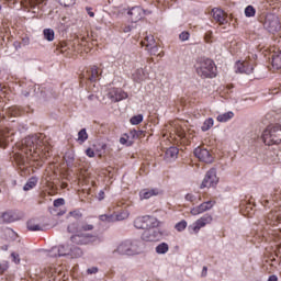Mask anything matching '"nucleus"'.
Here are the masks:
<instances>
[{"label": "nucleus", "mask_w": 281, "mask_h": 281, "mask_svg": "<svg viewBox=\"0 0 281 281\" xmlns=\"http://www.w3.org/2000/svg\"><path fill=\"white\" fill-rule=\"evenodd\" d=\"M212 16L213 21H215V23H218V25H227V23H229V18L227 16V13L220 8H214L212 10Z\"/></svg>", "instance_id": "nucleus-13"}, {"label": "nucleus", "mask_w": 281, "mask_h": 281, "mask_svg": "<svg viewBox=\"0 0 281 281\" xmlns=\"http://www.w3.org/2000/svg\"><path fill=\"white\" fill-rule=\"evenodd\" d=\"M52 157V146L44 134H36L22 139L20 153L14 156L21 177H30L34 168H42L45 159Z\"/></svg>", "instance_id": "nucleus-1"}, {"label": "nucleus", "mask_w": 281, "mask_h": 281, "mask_svg": "<svg viewBox=\"0 0 281 281\" xmlns=\"http://www.w3.org/2000/svg\"><path fill=\"white\" fill-rule=\"evenodd\" d=\"M132 23H137L142 21L146 14H150L149 11L144 10L142 7H133L128 12Z\"/></svg>", "instance_id": "nucleus-12"}, {"label": "nucleus", "mask_w": 281, "mask_h": 281, "mask_svg": "<svg viewBox=\"0 0 281 281\" xmlns=\"http://www.w3.org/2000/svg\"><path fill=\"white\" fill-rule=\"evenodd\" d=\"M142 241L126 239L117 246L113 254H119L120 256H137L142 254Z\"/></svg>", "instance_id": "nucleus-3"}, {"label": "nucleus", "mask_w": 281, "mask_h": 281, "mask_svg": "<svg viewBox=\"0 0 281 281\" xmlns=\"http://www.w3.org/2000/svg\"><path fill=\"white\" fill-rule=\"evenodd\" d=\"M212 221H214V217L210 214H204L200 218H198L191 226H189V229L193 232V234H199L203 227H206V225H212Z\"/></svg>", "instance_id": "nucleus-7"}, {"label": "nucleus", "mask_w": 281, "mask_h": 281, "mask_svg": "<svg viewBox=\"0 0 281 281\" xmlns=\"http://www.w3.org/2000/svg\"><path fill=\"white\" fill-rule=\"evenodd\" d=\"M261 203H262L263 207H267V205H269V200H263Z\"/></svg>", "instance_id": "nucleus-64"}, {"label": "nucleus", "mask_w": 281, "mask_h": 281, "mask_svg": "<svg viewBox=\"0 0 281 281\" xmlns=\"http://www.w3.org/2000/svg\"><path fill=\"white\" fill-rule=\"evenodd\" d=\"M205 276H207V267H203L202 269V277L205 278Z\"/></svg>", "instance_id": "nucleus-63"}, {"label": "nucleus", "mask_w": 281, "mask_h": 281, "mask_svg": "<svg viewBox=\"0 0 281 281\" xmlns=\"http://www.w3.org/2000/svg\"><path fill=\"white\" fill-rule=\"evenodd\" d=\"M186 227H188V222L186 220H182L175 225V229H177V232H184Z\"/></svg>", "instance_id": "nucleus-45"}, {"label": "nucleus", "mask_w": 281, "mask_h": 281, "mask_svg": "<svg viewBox=\"0 0 281 281\" xmlns=\"http://www.w3.org/2000/svg\"><path fill=\"white\" fill-rule=\"evenodd\" d=\"M245 16H247V19H251L254 16H256V8H254V5H247L245 8Z\"/></svg>", "instance_id": "nucleus-41"}, {"label": "nucleus", "mask_w": 281, "mask_h": 281, "mask_svg": "<svg viewBox=\"0 0 281 281\" xmlns=\"http://www.w3.org/2000/svg\"><path fill=\"white\" fill-rule=\"evenodd\" d=\"M10 135H14V132L8 127L0 131V144L1 142L4 144L3 148H5V146H8V142H10Z\"/></svg>", "instance_id": "nucleus-26"}, {"label": "nucleus", "mask_w": 281, "mask_h": 281, "mask_svg": "<svg viewBox=\"0 0 281 281\" xmlns=\"http://www.w3.org/2000/svg\"><path fill=\"white\" fill-rule=\"evenodd\" d=\"M56 52L57 54H67V52H69V46L67 45V42H59L56 45Z\"/></svg>", "instance_id": "nucleus-36"}, {"label": "nucleus", "mask_w": 281, "mask_h": 281, "mask_svg": "<svg viewBox=\"0 0 281 281\" xmlns=\"http://www.w3.org/2000/svg\"><path fill=\"white\" fill-rule=\"evenodd\" d=\"M159 189H143L139 191V199L144 201V199H153V196H158Z\"/></svg>", "instance_id": "nucleus-22"}, {"label": "nucleus", "mask_w": 281, "mask_h": 281, "mask_svg": "<svg viewBox=\"0 0 281 281\" xmlns=\"http://www.w3.org/2000/svg\"><path fill=\"white\" fill-rule=\"evenodd\" d=\"M22 111L21 108L16 106V105H12L11 108H9L7 110V115L9 117H19L21 115Z\"/></svg>", "instance_id": "nucleus-31"}, {"label": "nucleus", "mask_w": 281, "mask_h": 281, "mask_svg": "<svg viewBox=\"0 0 281 281\" xmlns=\"http://www.w3.org/2000/svg\"><path fill=\"white\" fill-rule=\"evenodd\" d=\"M29 232H43V226L36 223V220H30L26 224Z\"/></svg>", "instance_id": "nucleus-29"}, {"label": "nucleus", "mask_w": 281, "mask_h": 281, "mask_svg": "<svg viewBox=\"0 0 281 281\" xmlns=\"http://www.w3.org/2000/svg\"><path fill=\"white\" fill-rule=\"evenodd\" d=\"M38 183V179L32 177L29 179V181L25 183V186L23 187V190L25 192L33 190V188H36V184Z\"/></svg>", "instance_id": "nucleus-34"}, {"label": "nucleus", "mask_w": 281, "mask_h": 281, "mask_svg": "<svg viewBox=\"0 0 281 281\" xmlns=\"http://www.w3.org/2000/svg\"><path fill=\"white\" fill-rule=\"evenodd\" d=\"M263 26L270 32H278L280 30V20L273 13H268L263 21Z\"/></svg>", "instance_id": "nucleus-8"}, {"label": "nucleus", "mask_w": 281, "mask_h": 281, "mask_svg": "<svg viewBox=\"0 0 281 281\" xmlns=\"http://www.w3.org/2000/svg\"><path fill=\"white\" fill-rule=\"evenodd\" d=\"M169 250H170V246H168V244L166 243H161L156 247V254H159V255L168 254Z\"/></svg>", "instance_id": "nucleus-37"}, {"label": "nucleus", "mask_w": 281, "mask_h": 281, "mask_svg": "<svg viewBox=\"0 0 281 281\" xmlns=\"http://www.w3.org/2000/svg\"><path fill=\"white\" fill-rule=\"evenodd\" d=\"M195 71L200 78H216V64L210 58L200 59L195 65Z\"/></svg>", "instance_id": "nucleus-4"}, {"label": "nucleus", "mask_w": 281, "mask_h": 281, "mask_svg": "<svg viewBox=\"0 0 281 281\" xmlns=\"http://www.w3.org/2000/svg\"><path fill=\"white\" fill-rule=\"evenodd\" d=\"M272 68L273 69H281V50L274 52L272 54Z\"/></svg>", "instance_id": "nucleus-28"}, {"label": "nucleus", "mask_w": 281, "mask_h": 281, "mask_svg": "<svg viewBox=\"0 0 281 281\" xmlns=\"http://www.w3.org/2000/svg\"><path fill=\"white\" fill-rule=\"evenodd\" d=\"M90 38L89 35H83L78 40V43H80V45H83L85 47H87L88 43H89Z\"/></svg>", "instance_id": "nucleus-51"}, {"label": "nucleus", "mask_w": 281, "mask_h": 281, "mask_svg": "<svg viewBox=\"0 0 281 281\" xmlns=\"http://www.w3.org/2000/svg\"><path fill=\"white\" fill-rule=\"evenodd\" d=\"M68 216H71L72 218H76V221H79V218H82V212H80V209H77L75 211H70L68 213Z\"/></svg>", "instance_id": "nucleus-46"}, {"label": "nucleus", "mask_w": 281, "mask_h": 281, "mask_svg": "<svg viewBox=\"0 0 281 281\" xmlns=\"http://www.w3.org/2000/svg\"><path fill=\"white\" fill-rule=\"evenodd\" d=\"M135 139H137V130H131L120 138V144L131 146Z\"/></svg>", "instance_id": "nucleus-18"}, {"label": "nucleus", "mask_w": 281, "mask_h": 281, "mask_svg": "<svg viewBox=\"0 0 281 281\" xmlns=\"http://www.w3.org/2000/svg\"><path fill=\"white\" fill-rule=\"evenodd\" d=\"M0 218L2 223H14L15 221H19V215L13 211H7L0 214Z\"/></svg>", "instance_id": "nucleus-20"}, {"label": "nucleus", "mask_w": 281, "mask_h": 281, "mask_svg": "<svg viewBox=\"0 0 281 281\" xmlns=\"http://www.w3.org/2000/svg\"><path fill=\"white\" fill-rule=\"evenodd\" d=\"M86 155L87 157L93 158L95 157V151L91 147H89L88 149H86Z\"/></svg>", "instance_id": "nucleus-54"}, {"label": "nucleus", "mask_w": 281, "mask_h": 281, "mask_svg": "<svg viewBox=\"0 0 281 281\" xmlns=\"http://www.w3.org/2000/svg\"><path fill=\"white\" fill-rule=\"evenodd\" d=\"M216 205V201H206L201 203L198 206H194L191 209L190 214L192 216H199V214H204V212H209V210H212Z\"/></svg>", "instance_id": "nucleus-11"}, {"label": "nucleus", "mask_w": 281, "mask_h": 281, "mask_svg": "<svg viewBox=\"0 0 281 281\" xmlns=\"http://www.w3.org/2000/svg\"><path fill=\"white\" fill-rule=\"evenodd\" d=\"M88 139H89V134L87 133V128L80 130L78 132V138H77L78 144L82 145Z\"/></svg>", "instance_id": "nucleus-33"}, {"label": "nucleus", "mask_w": 281, "mask_h": 281, "mask_svg": "<svg viewBox=\"0 0 281 281\" xmlns=\"http://www.w3.org/2000/svg\"><path fill=\"white\" fill-rule=\"evenodd\" d=\"M43 34H44V38H45L46 41H49V42L54 41V36H55L54 30H52V29H45V30L43 31Z\"/></svg>", "instance_id": "nucleus-43"}, {"label": "nucleus", "mask_w": 281, "mask_h": 281, "mask_svg": "<svg viewBox=\"0 0 281 281\" xmlns=\"http://www.w3.org/2000/svg\"><path fill=\"white\" fill-rule=\"evenodd\" d=\"M216 183H218V177H216V169H210L201 183V189L214 188Z\"/></svg>", "instance_id": "nucleus-9"}, {"label": "nucleus", "mask_w": 281, "mask_h": 281, "mask_svg": "<svg viewBox=\"0 0 281 281\" xmlns=\"http://www.w3.org/2000/svg\"><path fill=\"white\" fill-rule=\"evenodd\" d=\"M179 38H180V41H189L190 40V33L184 31V32L180 33Z\"/></svg>", "instance_id": "nucleus-53"}, {"label": "nucleus", "mask_w": 281, "mask_h": 281, "mask_svg": "<svg viewBox=\"0 0 281 281\" xmlns=\"http://www.w3.org/2000/svg\"><path fill=\"white\" fill-rule=\"evenodd\" d=\"M128 207H131V202L126 200H121L119 202L112 203L109 206V214L100 215V221H103V223H115V221H126L128 216L131 215V212L128 211Z\"/></svg>", "instance_id": "nucleus-2"}, {"label": "nucleus", "mask_w": 281, "mask_h": 281, "mask_svg": "<svg viewBox=\"0 0 281 281\" xmlns=\"http://www.w3.org/2000/svg\"><path fill=\"white\" fill-rule=\"evenodd\" d=\"M104 196H105L104 190H101V191H99L97 199L99 201H104Z\"/></svg>", "instance_id": "nucleus-58"}, {"label": "nucleus", "mask_w": 281, "mask_h": 281, "mask_svg": "<svg viewBox=\"0 0 281 281\" xmlns=\"http://www.w3.org/2000/svg\"><path fill=\"white\" fill-rule=\"evenodd\" d=\"M134 227L136 229H146V216L137 217L134 221Z\"/></svg>", "instance_id": "nucleus-35"}, {"label": "nucleus", "mask_w": 281, "mask_h": 281, "mask_svg": "<svg viewBox=\"0 0 281 281\" xmlns=\"http://www.w3.org/2000/svg\"><path fill=\"white\" fill-rule=\"evenodd\" d=\"M59 3L65 8H71V5L76 4V0H59Z\"/></svg>", "instance_id": "nucleus-49"}, {"label": "nucleus", "mask_w": 281, "mask_h": 281, "mask_svg": "<svg viewBox=\"0 0 281 281\" xmlns=\"http://www.w3.org/2000/svg\"><path fill=\"white\" fill-rule=\"evenodd\" d=\"M262 140L267 146L281 144V125L268 126L262 133Z\"/></svg>", "instance_id": "nucleus-5"}, {"label": "nucleus", "mask_w": 281, "mask_h": 281, "mask_svg": "<svg viewBox=\"0 0 281 281\" xmlns=\"http://www.w3.org/2000/svg\"><path fill=\"white\" fill-rule=\"evenodd\" d=\"M148 79V74L144 70V68H138L132 74V80L134 82H144V80Z\"/></svg>", "instance_id": "nucleus-19"}, {"label": "nucleus", "mask_w": 281, "mask_h": 281, "mask_svg": "<svg viewBox=\"0 0 281 281\" xmlns=\"http://www.w3.org/2000/svg\"><path fill=\"white\" fill-rule=\"evenodd\" d=\"M83 76L86 80H89L90 82H98V80H100V76H102V70H100L98 66H90L87 68Z\"/></svg>", "instance_id": "nucleus-17"}, {"label": "nucleus", "mask_w": 281, "mask_h": 281, "mask_svg": "<svg viewBox=\"0 0 281 281\" xmlns=\"http://www.w3.org/2000/svg\"><path fill=\"white\" fill-rule=\"evenodd\" d=\"M147 52L150 54V56H159V58H162L164 52L159 53V46L156 44L151 46Z\"/></svg>", "instance_id": "nucleus-40"}, {"label": "nucleus", "mask_w": 281, "mask_h": 281, "mask_svg": "<svg viewBox=\"0 0 281 281\" xmlns=\"http://www.w3.org/2000/svg\"><path fill=\"white\" fill-rule=\"evenodd\" d=\"M75 245H89L91 243V236L89 235H74L70 238Z\"/></svg>", "instance_id": "nucleus-21"}, {"label": "nucleus", "mask_w": 281, "mask_h": 281, "mask_svg": "<svg viewBox=\"0 0 281 281\" xmlns=\"http://www.w3.org/2000/svg\"><path fill=\"white\" fill-rule=\"evenodd\" d=\"M8 271V265L7 263H0V276H3Z\"/></svg>", "instance_id": "nucleus-57"}, {"label": "nucleus", "mask_w": 281, "mask_h": 281, "mask_svg": "<svg viewBox=\"0 0 281 281\" xmlns=\"http://www.w3.org/2000/svg\"><path fill=\"white\" fill-rule=\"evenodd\" d=\"M177 155H179V148H177V147H169L166 150V156L171 157V159H175V157H177Z\"/></svg>", "instance_id": "nucleus-44"}, {"label": "nucleus", "mask_w": 281, "mask_h": 281, "mask_svg": "<svg viewBox=\"0 0 281 281\" xmlns=\"http://www.w3.org/2000/svg\"><path fill=\"white\" fill-rule=\"evenodd\" d=\"M44 273H46L48 278H54V276L58 273V270L54 266H48L44 269Z\"/></svg>", "instance_id": "nucleus-42"}, {"label": "nucleus", "mask_w": 281, "mask_h": 281, "mask_svg": "<svg viewBox=\"0 0 281 281\" xmlns=\"http://www.w3.org/2000/svg\"><path fill=\"white\" fill-rule=\"evenodd\" d=\"M156 44L157 42L153 35L145 36V38L140 42L142 47H145L146 52L147 49L155 47Z\"/></svg>", "instance_id": "nucleus-27"}, {"label": "nucleus", "mask_w": 281, "mask_h": 281, "mask_svg": "<svg viewBox=\"0 0 281 281\" xmlns=\"http://www.w3.org/2000/svg\"><path fill=\"white\" fill-rule=\"evenodd\" d=\"M98 271H99L98 267H92L87 270V273H88V276H93V274L98 273Z\"/></svg>", "instance_id": "nucleus-56"}, {"label": "nucleus", "mask_w": 281, "mask_h": 281, "mask_svg": "<svg viewBox=\"0 0 281 281\" xmlns=\"http://www.w3.org/2000/svg\"><path fill=\"white\" fill-rule=\"evenodd\" d=\"M194 156L204 164H212V161H214V156H212V153L204 147H196L194 149Z\"/></svg>", "instance_id": "nucleus-10"}, {"label": "nucleus", "mask_w": 281, "mask_h": 281, "mask_svg": "<svg viewBox=\"0 0 281 281\" xmlns=\"http://www.w3.org/2000/svg\"><path fill=\"white\" fill-rule=\"evenodd\" d=\"M212 126H214V119L209 117L203 122V125L201 128H202L203 133H205V132L210 131V128H212Z\"/></svg>", "instance_id": "nucleus-39"}, {"label": "nucleus", "mask_w": 281, "mask_h": 281, "mask_svg": "<svg viewBox=\"0 0 281 281\" xmlns=\"http://www.w3.org/2000/svg\"><path fill=\"white\" fill-rule=\"evenodd\" d=\"M29 5L33 11V14H38V12H41L45 5V0H29Z\"/></svg>", "instance_id": "nucleus-23"}, {"label": "nucleus", "mask_w": 281, "mask_h": 281, "mask_svg": "<svg viewBox=\"0 0 281 281\" xmlns=\"http://www.w3.org/2000/svg\"><path fill=\"white\" fill-rule=\"evenodd\" d=\"M234 119V112L229 111V112H225L223 114L217 115L216 120L217 122H229V120Z\"/></svg>", "instance_id": "nucleus-32"}, {"label": "nucleus", "mask_w": 281, "mask_h": 281, "mask_svg": "<svg viewBox=\"0 0 281 281\" xmlns=\"http://www.w3.org/2000/svg\"><path fill=\"white\" fill-rule=\"evenodd\" d=\"M186 201H189V203H192L193 205L199 203V200L196 199V195H194L192 193H188L186 195Z\"/></svg>", "instance_id": "nucleus-48"}, {"label": "nucleus", "mask_w": 281, "mask_h": 281, "mask_svg": "<svg viewBox=\"0 0 281 281\" xmlns=\"http://www.w3.org/2000/svg\"><path fill=\"white\" fill-rule=\"evenodd\" d=\"M205 43H212L214 41V33L212 31H206L204 34Z\"/></svg>", "instance_id": "nucleus-47"}, {"label": "nucleus", "mask_w": 281, "mask_h": 281, "mask_svg": "<svg viewBox=\"0 0 281 281\" xmlns=\"http://www.w3.org/2000/svg\"><path fill=\"white\" fill-rule=\"evenodd\" d=\"M108 98L112 102H122V100H126V98H128V93L122 90V88H112L109 90Z\"/></svg>", "instance_id": "nucleus-14"}, {"label": "nucleus", "mask_w": 281, "mask_h": 281, "mask_svg": "<svg viewBox=\"0 0 281 281\" xmlns=\"http://www.w3.org/2000/svg\"><path fill=\"white\" fill-rule=\"evenodd\" d=\"M122 32H124L125 34H127V32H131V25H125L121 27Z\"/></svg>", "instance_id": "nucleus-60"}, {"label": "nucleus", "mask_w": 281, "mask_h": 281, "mask_svg": "<svg viewBox=\"0 0 281 281\" xmlns=\"http://www.w3.org/2000/svg\"><path fill=\"white\" fill-rule=\"evenodd\" d=\"M142 239L145 240L146 243H155V240H157V235L155 231L147 228L144 229L142 234Z\"/></svg>", "instance_id": "nucleus-25"}, {"label": "nucleus", "mask_w": 281, "mask_h": 281, "mask_svg": "<svg viewBox=\"0 0 281 281\" xmlns=\"http://www.w3.org/2000/svg\"><path fill=\"white\" fill-rule=\"evenodd\" d=\"M235 70L237 74H254V61H237L235 65Z\"/></svg>", "instance_id": "nucleus-16"}, {"label": "nucleus", "mask_w": 281, "mask_h": 281, "mask_svg": "<svg viewBox=\"0 0 281 281\" xmlns=\"http://www.w3.org/2000/svg\"><path fill=\"white\" fill-rule=\"evenodd\" d=\"M268 281H278V276L276 274L270 276Z\"/></svg>", "instance_id": "nucleus-62"}, {"label": "nucleus", "mask_w": 281, "mask_h": 281, "mask_svg": "<svg viewBox=\"0 0 281 281\" xmlns=\"http://www.w3.org/2000/svg\"><path fill=\"white\" fill-rule=\"evenodd\" d=\"M164 137H168L169 142H181L186 139V130L181 127L179 121H173L169 124V134H164Z\"/></svg>", "instance_id": "nucleus-6"}, {"label": "nucleus", "mask_w": 281, "mask_h": 281, "mask_svg": "<svg viewBox=\"0 0 281 281\" xmlns=\"http://www.w3.org/2000/svg\"><path fill=\"white\" fill-rule=\"evenodd\" d=\"M240 211L243 212L244 216L251 217L254 216V205L251 203H248L245 207V204H240Z\"/></svg>", "instance_id": "nucleus-30"}, {"label": "nucleus", "mask_w": 281, "mask_h": 281, "mask_svg": "<svg viewBox=\"0 0 281 281\" xmlns=\"http://www.w3.org/2000/svg\"><path fill=\"white\" fill-rule=\"evenodd\" d=\"M8 3L9 8H15L19 0H4Z\"/></svg>", "instance_id": "nucleus-55"}, {"label": "nucleus", "mask_w": 281, "mask_h": 281, "mask_svg": "<svg viewBox=\"0 0 281 281\" xmlns=\"http://www.w3.org/2000/svg\"><path fill=\"white\" fill-rule=\"evenodd\" d=\"M143 122H144V115L142 114L134 115L130 119V124H132V126H137Z\"/></svg>", "instance_id": "nucleus-38"}, {"label": "nucleus", "mask_w": 281, "mask_h": 281, "mask_svg": "<svg viewBox=\"0 0 281 281\" xmlns=\"http://www.w3.org/2000/svg\"><path fill=\"white\" fill-rule=\"evenodd\" d=\"M83 232H91L93 229V225L91 224H86L82 226Z\"/></svg>", "instance_id": "nucleus-59"}, {"label": "nucleus", "mask_w": 281, "mask_h": 281, "mask_svg": "<svg viewBox=\"0 0 281 281\" xmlns=\"http://www.w3.org/2000/svg\"><path fill=\"white\" fill-rule=\"evenodd\" d=\"M272 201L274 203H278V201H281V190L280 189L274 190V192L272 194Z\"/></svg>", "instance_id": "nucleus-50"}, {"label": "nucleus", "mask_w": 281, "mask_h": 281, "mask_svg": "<svg viewBox=\"0 0 281 281\" xmlns=\"http://www.w3.org/2000/svg\"><path fill=\"white\" fill-rule=\"evenodd\" d=\"M142 135H144V131L136 130V137H137V139H139V137H142Z\"/></svg>", "instance_id": "nucleus-61"}, {"label": "nucleus", "mask_w": 281, "mask_h": 281, "mask_svg": "<svg viewBox=\"0 0 281 281\" xmlns=\"http://www.w3.org/2000/svg\"><path fill=\"white\" fill-rule=\"evenodd\" d=\"M50 258H58L60 256H74L71 254V248H69V246H56L54 248L50 249L49 255Z\"/></svg>", "instance_id": "nucleus-15"}, {"label": "nucleus", "mask_w": 281, "mask_h": 281, "mask_svg": "<svg viewBox=\"0 0 281 281\" xmlns=\"http://www.w3.org/2000/svg\"><path fill=\"white\" fill-rule=\"evenodd\" d=\"M53 205H54V207H60V206L65 205V199L59 198V199L54 200Z\"/></svg>", "instance_id": "nucleus-52"}, {"label": "nucleus", "mask_w": 281, "mask_h": 281, "mask_svg": "<svg viewBox=\"0 0 281 281\" xmlns=\"http://www.w3.org/2000/svg\"><path fill=\"white\" fill-rule=\"evenodd\" d=\"M155 227H159V220L150 215H145V229H155Z\"/></svg>", "instance_id": "nucleus-24"}]
</instances>
